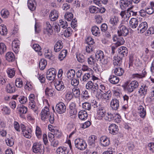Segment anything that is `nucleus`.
<instances>
[{
  "label": "nucleus",
  "instance_id": "nucleus-61",
  "mask_svg": "<svg viewBox=\"0 0 154 154\" xmlns=\"http://www.w3.org/2000/svg\"><path fill=\"white\" fill-rule=\"evenodd\" d=\"M132 0H121L120 1V3H123L125 7H127L131 5L132 3Z\"/></svg>",
  "mask_w": 154,
  "mask_h": 154
},
{
  "label": "nucleus",
  "instance_id": "nucleus-51",
  "mask_svg": "<svg viewBox=\"0 0 154 154\" xmlns=\"http://www.w3.org/2000/svg\"><path fill=\"white\" fill-rule=\"evenodd\" d=\"M15 84L16 86L18 88H21L23 86V82L21 79H17L15 81Z\"/></svg>",
  "mask_w": 154,
  "mask_h": 154
},
{
  "label": "nucleus",
  "instance_id": "nucleus-56",
  "mask_svg": "<svg viewBox=\"0 0 154 154\" xmlns=\"http://www.w3.org/2000/svg\"><path fill=\"white\" fill-rule=\"evenodd\" d=\"M67 23L66 21H64L63 20H60L59 25L61 26V28L64 29L67 28V27L68 26Z\"/></svg>",
  "mask_w": 154,
  "mask_h": 154
},
{
  "label": "nucleus",
  "instance_id": "nucleus-23",
  "mask_svg": "<svg viewBox=\"0 0 154 154\" xmlns=\"http://www.w3.org/2000/svg\"><path fill=\"white\" fill-rule=\"evenodd\" d=\"M109 80L112 84H116L118 83L119 81V78L114 75H111L110 76Z\"/></svg>",
  "mask_w": 154,
  "mask_h": 154
},
{
  "label": "nucleus",
  "instance_id": "nucleus-64",
  "mask_svg": "<svg viewBox=\"0 0 154 154\" xmlns=\"http://www.w3.org/2000/svg\"><path fill=\"white\" fill-rule=\"evenodd\" d=\"M86 41L88 45H93L94 43V39L91 37H88Z\"/></svg>",
  "mask_w": 154,
  "mask_h": 154
},
{
  "label": "nucleus",
  "instance_id": "nucleus-48",
  "mask_svg": "<svg viewBox=\"0 0 154 154\" xmlns=\"http://www.w3.org/2000/svg\"><path fill=\"white\" fill-rule=\"evenodd\" d=\"M72 32L71 28L69 27L64 31V35L66 37H68L71 35Z\"/></svg>",
  "mask_w": 154,
  "mask_h": 154
},
{
  "label": "nucleus",
  "instance_id": "nucleus-1",
  "mask_svg": "<svg viewBox=\"0 0 154 154\" xmlns=\"http://www.w3.org/2000/svg\"><path fill=\"white\" fill-rule=\"evenodd\" d=\"M96 59L103 64L105 65L109 62L108 58L105 56L104 52L101 50L97 51L95 54Z\"/></svg>",
  "mask_w": 154,
  "mask_h": 154
},
{
  "label": "nucleus",
  "instance_id": "nucleus-24",
  "mask_svg": "<svg viewBox=\"0 0 154 154\" xmlns=\"http://www.w3.org/2000/svg\"><path fill=\"white\" fill-rule=\"evenodd\" d=\"M148 87L146 84H143L141 86L138 91V93L141 96L145 95L147 93Z\"/></svg>",
  "mask_w": 154,
  "mask_h": 154
},
{
  "label": "nucleus",
  "instance_id": "nucleus-30",
  "mask_svg": "<svg viewBox=\"0 0 154 154\" xmlns=\"http://www.w3.org/2000/svg\"><path fill=\"white\" fill-rule=\"evenodd\" d=\"M17 109L20 114H25L27 111V108L22 104L19 105Z\"/></svg>",
  "mask_w": 154,
  "mask_h": 154
},
{
  "label": "nucleus",
  "instance_id": "nucleus-25",
  "mask_svg": "<svg viewBox=\"0 0 154 154\" xmlns=\"http://www.w3.org/2000/svg\"><path fill=\"white\" fill-rule=\"evenodd\" d=\"M63 47V43L62 41L59 40L55 44L54 48V51L58 52L60 51Z\"/></svg>",
  "mask_w": 154,
  "mask_h": 154
},
{
  "label": "nucleus",
  "instance_id": "nucleus-17",
  "mask_svg": "<svg viewBox=\"0 0 154 154\" xmlns=\"http://www.w3.org/2000/svg\"><path fill=\"white\" fill-rule=\"evenodd\" d=\"M27 6L30 10L34 11L36 8V2L35 0H28L27 2Z\"/></svg>",
  "mask_w": 154,
  "mask_h": 154
},
{
  "label": "nucleus",
  "instance_id": "nucleus-16",
  "mask_svg": "<svg viewBox=\"0 0 154 154\" xmlns=\"http://www.w3.org/2000/svg\"><path fill=\"white\" fill-rule=\"evenodd\" d=\"M58 17V11L56 10H54L52 11L49 15V17L51 21L56 20Z\"/></svg>",
  "mask_w": 154,
  "mask_h": 154
},
{
  "label": "nucleus",
  "instance_id": "nucleus-33",
  "mask_svg": "<svg viewBox=\"0 0 154 154\" xmlns=\"http://www.w3.org/2000/svg\"><path fill=\"white\" fill-rule=\"evenodd\" d=\"M69 113L72 116L76 114L77 111L75 108V104L74 103H72L69 106Z\"/></svg>",
  "mask_w": 154,
  "mask_h": 154
},
{
  "label": "nucleus",
  "instance_id": "nucleus-3",
  "mask_svg": "<svg viewBox=\"0 0 154 154\" xmlns=\"http://www.w3.org/2000/svg\"><path fill=\"white\" fill-rule=\"evenodd\" d=\"M75 146L81 150H84L87 147V144L85 141L81 138H77L74 141Z\"/></svg>",
  "mask_w": 154,
  "mask_h": 154
},
{
  "label": "nucleus",
  "instance_id": "nucleus-32",
  "mask_svg": "<svg viewBox=\"0 0 154 154\" xmlns=\"http://www.w3.org/2000/svg\"><path fill=\"white\" fill-rule=\"evenodd\" d=\"M5 56L6 60L9 62H13L15 60L14 55L12 52H8Z\"/></svg>",
  "mask_w": 154,
  "mask_h": 154
},
{
  "label": "nucleus",
  "instance_id": "nucleus-28",
  "mask_svg": "<svg viewBox=\"0 0 154 154\" xmlns=\"http://www.w3.org/2000/svg\"><path fill=\"white\" fill-rule=\"evenodd\" d=\"M138 21L136 18H132L129 21L130 26L133 29L136 28L138 25Z\"/></svg>",
  "mask_w": 154,
  "mask_h": 154
},
{
  "label": "nucleus",
  "instance_id": "nucleus-53",
  "mask_svg": "<svg viewBox=\"0 0 154 154\" xmlns=\"http://www.w3.org/2000/svg\"><path fill=\"white\" fill-rule=\"evenodd\" d=\"M146 72L145 71L142 72V75H140L138 73L133 74L132 75V77L134 78H142L145 77Z\"/></svg>",
  "mask_w": 154,
  "mask_h": 154
},
{
  "label": "nucleus",
  "instance_id": "nucleus-31",
  "mask_svg": "<svg viewBox=\"0 0 154 154\" xmlns=\"http://www.w3.org/2000/svg\"><path fill=\"white\" fill-rule=\"evenodd\" d=\"M30 101L29 107H31V109H33L34 112L37 114L38 113L37 111V107L35 106V103L34 100V99L29 100Z\"/></svg>",
  "mask_w": 154,
  "mask_h": 154
},
{
  "label": "nucleus",
  "instance_id": "nucleus-38",
  "mask_svg": "<svg viewBox=\"0 0 154 154\" xmlns=\"http://www.w3.org/2000/svg\"><path fill=\"white\" fill-rule=\"evenodd\" d=\"M75 72L73 69H71L68 70L67 72L66 75L68 78L71 79L73 78L75 75Z\"/></svg>",
  "mask_w": 154,
  "mask_h": 154
},
{
  "label": "nucleus",
  "instance_id": "nucleus-29",
  "mask_svg": "<svg viewBox=\"0 0 154 154\" xmlns=\"http://www.w3.org/2000/svg\"><path fill=\"white\" fill-rule=\"evenodd\" d=\"M56 152L57 154H68L69 151L65 147H60L57 149Z\"/></svg>",
  "mask_w": 154,
  "mask_h": 154
},
{
  "label": "nucleus",
  "instance_id": "nucleus-50",
  "mask_svg": "<svg viewBox=\"0 0 154 154\" xmlns=\"http://www.w3.org/2000/svg\"><path fill=\"white\" fill-rule=\"evenodd\" d=\"M5 141L7 145L10 146H12L14 144V139L12 137H9L5 140Z\"/></svg>",
  "mask_w": 154,
  "mask_h": 154
},
{
  "label": "nucleus",
  "instance_id": "nucleus-26",
  "mask_svg": "<svg viewBox=\"0 0 154 154\" xmlns=\"http://www.w3.org/2000/svg\"><path fill=\"white\" fill-rule=\"evenodd\" d=\"M119 55L115 56L114 57L113 63L114 65L120 66L122 62V58Z\"/></svg>",
  "mask_w": 154,
  "mask_h": 154
},
{
  "label": "nucleus",
  "instance_id": "nucleus-5",
  "mask_svg": "<svg viewBox=\"0 0 154 154\" xmlns=\"http://www.w3.org/2000/svg\"><path fill=\"white\" fill-rule=\"evenodd\" d=\"M119 22V18L116 16H112L109 18V23L113 29H116L118 26V24Z\"/></svg>",
  "mask_w": 154,
  "mask_h": 154
},
{
  "label": "nucleus",
  "instance_id": "nucleus-62",
  "mask_svg": "<svg viewBox=\"0 0 154 154\" xmlns=\"http://www.w3.org/2000/svg\"><path fill=\"white\" fill-rule=\"evenodd\" d=\"M2 113L8 115L11 112L10 109L7 106H4L2 109Z\"/></svg>",
  "mask_w": 154,
  "mask_h": 154
},
{
  "label": "nucleus",
  "instance_id": "nucleus-7",
  "mask_svg": "<svg viewBox=\"0 0 154 154\" xmlns=\"http://www.w3.org/2000/svg\"><path fill=\"white\" fill-rule=\"evenodd\" d=\"M66 106L63 102H60L57 104L55 107L56 112L60 114H62L65 112Z\"/></svg>",
  "mask_w": 154,
  "mask_h": 154
},
{
  "label": "nucleus",
  "instance_id": "nucleus-49",
  "mask_svg": "<svg viewBox=\"0 0 154 154\" xmlns=\"http://www.w3.org/2000/svg\"><path fill=\"white\" fill-rule=\"evenodd\" d=\"M35 134L38 139H40L42 137V131L40 128L38 126H36L35 130Z\"/></svg>",
  "mask_w": 154,
  "mask_h": 154
},
{
  "label": "nucleus",
  "instance_id": "nucleus-4",
  "mask_svg": "<svg viewBox=\"0 0 154 154\" xmlns=\"http://www.w3.org/2000/svg\"><path fill=\"white\" fill-rule=\"evenodd\" d=\"M119 29L118 34L119 36H126L128 34L129 30L126 26L124 25L122 23L118 26Z\"/></svg>",
  "mask_w": 154,
  "mask_h": 154
},
{
  "label": "nucleus",
  "instance_id": "nucleus-52",
  "mask_svg": "<svg viewBox=\"0 0 154 154\" xmlns=\"http://www.w3.org/2000/svg\"><path fill=\"white\" fill-rule=\"evenodd\" d=\"M45 94L47 96L52 97L53 96L54 91L48 88H46L45 90Z\"/></svg>",
  "mask_w": 154,
  "mask_h": 154
},
{
  "label": "nucleus",
  "instance_id": "nucleus-12",
  "mask_svg": "<svg viewBox=\"0 0 154 154\" xmlns=\"http://www.w3.org/2000/svg\"><path fill=\"white\" fill-rule=\"evenodd\" d=\"M110 105L112 109L117 110L119 107V102L116 99H113L110 102Z\"/></svg>",
  "mask_w": 154,
  "mask_h": 154
},
{
  "label": "nucleus",
  "instance_id": "nucleus-57",
  "mask_svg": "<svg viewBox=\"0 0 154 154\" xmlns=\"http://www.w3.org/2000/svg\"><path fill=\"white\" fill-rule=\"evenodd\" d=\"M76 57L79 62L82 63L84 62V56L82 54H77Z\"/></svg>",
  "mask_w": 154,
  "mask_h": 154
},
{
  "label": "nucleus",
  "instance_id": "nucleus-46",
  "mask_svg": "<svg viewBox=\"0 0 154 154\" xmlns=\"http://www.w3.org/2000/svg\"><path fill=\"white\" fill-rule=\"evenodd\" d=\"M7 33V29L6 26L4 25H2L0 26V33L2 35H5Z\"/></svg>",
  "mask_w": 154,
  "mask_h": 154
},
{
  "label": "nucleus",
  "instance_id": "nucleus-54",
  "mask_svg": "<svg viewBox=\"0 0 154 154\" xmlns=\"http://www.w3.org/2000/svg\"><path fill=\"white\" fill-rule=\"evenodd\" d=\"M93 86L90 88V89L89 90H91V93L92 94H95L96 93V91L98 90V85L97 83H94V85H92Z\"/></svg>",
  "mask_w": 154,
  "mask_h": 154
},
{
  "label": "nucleus",
  "instance_id": "nucleus-19",
  "mask_svg": "<svg viewBox=\"0 0 154 154\" xmlns=\"http://www.w3.org/2000/svg\"><path fill=\"white\" fill-rule=\"evenodd\" d=\"M55 88L58 91L63 90L65 88L63 82L61 81H57L54 84Z\"/></svg>",
  "mask_w": 154,
  "mask_h": 154
},
{
  "label": "nucleus",
  "instance_id": "nucleus-60",
  "mask_svg": "<svg viewBox=\"0 0 154 154\" xmlns=\"http://www.w3.org/2000/svg\"><path fill=\"white\" fill-rule=\"evenodd\" d=\"M6 47L5 45L2 43H0V54H3L6 51Z\"/></svg>",
  "mask_w": 154,
  "mask_h": 154
},
{
  "label": "nucleus",
  "instance_id": "nucleus-40",
  "mask_svg": "<svg viewBox=\"0 0 154 154\" xmlns=\"http://www.w3.org/2000/svg\"><path fill=\"white\" fill-rule=\"evenodd\" d=\"M67 52L66 50H63L61 51L58 56V59L60 61L62 60L66 57Z\"/></svg>",
  "mask_w": 154,
  "mask_h": 154
},
{
  "label": "nucleus",
  "instance_id": "nucleus-34",
  "mask_svg": "<svg viewBox=\"0 0 154 154\" xmlns=\"http://www.w3.org/2000/svg\"><path fill=\"white\" fill-rule=\"evenodd\" d=\"M6 92L8 93H12L15 91V88L14 85L10 84L7 85L6 87Z\"/></svg>",
  "mask_w": 154,
  "mask_h": 154
},
{
  "label": "nucleus",
  "instance_id": "nucleus-21",
  "mask_svg": "<svg viewBox=\"0 0 154 154\" xmlns=\"http://www.w3.org/2000/svg\"><path fill=\"white\" fill-rule=\"evenodd\" d=\"M106 111L103 107H101L100 109L97 110V115L99 119H101L105 116Z\"/></svg>",
  "mask_w": 154,
  "mask_h": 154
},
{
  "label": "nucleus",
  "instance_id": "nucleus-18",
  "mask_svg": "<svg viewBox=\"0 0 154 154\" xmlns=\"http://www.w3.org/2000/svg\"><path fill=\"white\" fill-rule=\"evenodd\" d=\"M138 113L139 116L142 118H144L146 115V109L144 107L141 105L139 106L138 108Z\"/></svg>",
  "mask_w": 154,
  "mask_h": 154
},
{
  "label": "nucleus",
  "instance_id": "nucleus-58",
  "mask_svg": "<svg viewBox=\"0 0 154 154\" xmlns=\"http://www.w3.org/2000/svg\"><path fill=\"white\" fill-rule=\"evenodd\" d=\"M64 17L67 21H70L73 18V15L71 13H67L65 14Z\"/></svg>",
  "mask_w": 154,
  "mask_h": 154
},
{
  "label": "nucleus",
  "instance_id": "nucleus-14",
  "mask_svg": "<svg viewBox=\"0 0 154 154\" xmlns=\"http://www.w3.org/2000/svg\"><path fill=\"white\" fill-rule=\"evenodd\" d=\"M100 143L103 146H106L110 143L109 139L106 136H103L100 138Z\"/></svg>",
  "mask_w": 154,
  "mask_h": 154
},
{
  "label": "nucleus",
  "instance_id": "nucleus-39",
  "mask_svg": "<svg viewBox=\"0 0 154 154\" xmlns=\"http://www.w3.org/2000/svg\"><path fill=\"white\" fill-rule=\"evenodd\" d=\"M32 131L29 128L26 131H23V134L26 138L29 139L31 137Z\"/></svg>",
  "mask_w": 154,
  "mask_h": 154
},
{
  "label": "nucleus",
  "instance_id": "nucleus-20",
  "mask_svg": "<svg viewBox=\"0 0 154 154\" xmlns=\"http://www.w3.org/2000/svg\"><path fill=\"white\" fill-rule=\"evenodd\" d=\"M88 116L87 113L85 110H81L78 113V117L82 120H85L87 119Z\"/></svg>",
  "mask_w": 154,
  "mask_h": 154
},
{
  "label": "nucleus",
  "instance_id": "nucleus-36",
  "mask_svg": "<svg viewBox=\"0 0 154 154\" xmlns=\"http://www.w3.org/2000/svg\"><path fill=\"white\" fill-rule=\"evenodd\" d=\"M19 41L14 40L12 43V47L14 52H16L17 50L19 48Z\"/></svg>",
  "mask_w": 154,
  "mask_h": 154
},
{
  "label": "nucleus",
  "instance_id": "nucleus-41",
  "mask_svg": "<svg viewBox=\"0 0 154 154\" xmlns=\"http://www.w3.org/2000/svg\"><path fill=\"white\" fill-rule=\"evenodd\" d=\"M115 115V114H112L110 112H108L106 114L104 119L109 121H111L114 119Z\"/></svg>",
  "mask_w": 154,
  "mask_h": 154
},
{
  "label": "nucleus",
  "instance_id": "nucleus-63",
  "mask_svg": "<svg viewBox=\"0 0 154 154\" xmlns=\"http://www.w3.org/2000/svg\"><path fill=\"white\" fill-rule=\"evenodd\" d=\"M82 108L86 110H90L91 109V106L90 104L88 103H85L82 104Z\"/></svg>",
  "mask_w": 154,
  "mask_h": 154
},
{
  "label": "nucleus",
  "instance_id": "nucleus-37",
  "mask_svg": "<svg viewBox=\"0 0 154 154\" xmlns=\"http://www.w3.org/2000/svg\"><path fill=\"white\" fill-rule=\"evenodd\" d=\"M47 64V61L44 59H42L39 63V67L41 70L44 69Z\"/></svg>",
  "mask_w": 154,
  "mask_h": 154
},
{
  "label": "nucleus",
  "instance_id": "nucleus-2",
  "mask_svg": "<svg viewBox=\"0 0 154 154\" xmlns=\"http://www.w3.org/2000/svg\"><path fill=\"white\" fill-rule=\"evenodd\" d=\"M126 88L128 92H132L138 86V82L136 81H132L131 83L127 82L126 83Z\"/></svg>",
  "mask_w": 154,
  "mask_h": 154
},
{
  "label": "nucleus",
  "instance_id": "nucleus-42",
  "mask_svg": "<svg viewBox=\"0 0 154 154\" xmlns=\"http://www.w3.org/2000/svg\"><path fill=\"white\" fill-rule=\"evenodd\" d=\"M7 72L9 77L13 78L15 75V71L14 68H8L7 70Z\"/></svg>",
  "mask_w": 154,
  "mask_h": 154
},
{
  "label": "nucleus",
  "instance_id": "nucleus-9",
  "mask_svg": "<svg viewBox=\"0 0 154 154\" xmlns=\"http://www.w3.org/2000/svg\"><path fill=\"white\" fill-rule=\"evenodd\" d=\"M50 114L49 110L48 107L45 106L42 110L41 113V119L45 121V119L48 118Z\"/></svg>",
  "mask_w": 154,
  "mask_h": 154
},
{
  "label": "nucleus",
  "instance_id": "nucleus-35",
  "mask_svg": "<svg viewBox=\"0 0 154 154\" xmlns=\"http://www.w3.org/2000/svg\"><path fill=\"white\" fill-rule=\"evenodd\" d=\"M46 31L47 32V34H52L53 32V30L51 25L49 22H46Z\"/></svg>",
  "mask_w": 154,
  "mask_h": 154
},
{
  "label": "nucleus",
  "instance_id": "nucleus-8",
  "mask_svg": "<svg viewBox=\"0 0 154 154\" xmlns=\"http://www.w3.org/2000/svg\"><path fill=\"white\" fill-rule=\"evenodd\" d=\"M121 36H116L113 37V40L114 42H116L115 43L116 47L123 45L125 43V40Z\"/></svg>",
  "mask_w": 154,
  "mask_h": 154
},
{
  "label": "nucleus",
  "instance_id": "nucleus-15",
  "mask_svg": "<svg viewBox=\"0 0 154 154\" xmlns=\"http://www.w3.org/2000/svg\"><path fill=\"white\" fill-rule=\"evenodd\" d=\"M119 54L121 57L126 56L128 53L127 49L124 47H121L118 49Z\"/></svg>",
  "mask_w": 154,
  "mask_h": 154
},
{
  "label": "nucleus",
  "instance_id": "nucleus-11",
  "mask_svg": "<svg viewBox=\"0 0 154 154\" xmlns=\"http://www.w3.org/2000/svg\"><path fill=\"white\" fill-rule=\"evenodd\" d=\"M148 28V24L146 22L141 23L139 26L137 30L139 32L142 33L144 32Z\"/></svg>",
  "mask_w": 154,
  "mask_h": 154
},
{
  "label": "nucleus",
  "instance_id": "nucleus-43",
  "mask_svg": "<svg viewBox=\"0 0 154 154\" xmlns=\"http://www.w3.org/2000/svg\"><path fill=\"white\" fill-rule=\"evenodd\" d=\"M114 73L115 74L118 76H121L124 73L123 69L121 68H116L115 69Z\"/></svg>",
  "mask_w": 154,
  "mask_h": 154
},
{
  "label": "nucleus",
  "instance_id": "nucleus-22",
  "mask_svg": "<svg viewBox=\"0 0 154 154\" xmlns=\"http://www.w3.org/2000/svg\"><path fill=\"white\" fill-rule=\"evenodd\" d=\"M97 138V137L94 135H92L89 137L88 143L91 148L94 147L95 146V141Z\"/></svg>",
  "mask_w": 154,
  "mask_h": 154
},
{
  "label": "nucleus",
  "instance_id": "nucleus-13",
  "mask_svg": "<svg viewBox=\"0 0 154 154\" xmlns=\"http://www.w3.org/2000/svg\"><path fill=\"white\" fill-rule=\"evenodd\" d=\"M109 133L113 135L117 134L118 132V127L115 124L111 125L109 127Z\"/></svg>",
  "mask_w": 154,
  "mask_h": 154
},
{
  "label": "nucleus",
  "instance_id": "nucleus-27",
  "mask_svg": "<svg viewBox=\"0 0 154 154\" xmlns=\"http://www.w3.org/2000/svg\"><path fill=\"white\" fill-rule=\"evenodd\" d=\"M91 30L92 34L95 36H98L100 34L99 28L96 26H93Z\"/></svg>",
  "mask_w": 154,
  "mask_h": 154
},
{
  "label": "nucleus",
  "instance_id": "nucleus-6",
  "mask_svg": "<svg viewBox=\"0 0 154 154\" xmlns=\"http://www.w3.org/2000/svg\"><path fill=\"white\" fill-rule=\"evenodd\" d=\"M57 74V72L53 68L49 69L47 72L46 78L50 80H54Z\"/></svg>",
  "mask_w": 154,
  "mask_h": 154
},
{
  "label": "nucleus",
  "instance_id": "nucleus-45",
  "mask_svg": "<svg viewBox=\"0 0 154 154\" xmlns=\"http://www.w3.org/2000/svg\"><path fill=\"white\" fill-rule=\"evenodd\" d=\"M99 8L94 6H91L89 8L90 12L92 14H97L99 13Z\"/></svg>",
  "mask_w": 154,
  "mask_h": 154
},
{
  "label": "nucleus",
  "instance_id": "nucleus-44",
  "mask_svg": "<svg viewBox=\"0 0 154 154\" xmlns=\"http://www.w3.org/2000/svg\"><path fill=\"white\" fill-rule=\"evenodd\" d=\"M104 93L103 94L101 99H104L108 100L111 96V91H105Z\"/></svg>",
  "mask_w": 154,
  "mask_h": 154
},
{
  "label": "nucleus",
  "instance_id": "nucleus-59",
  "mask_svg": "<svg viewBox=\"0 0 154 154\" xmlns=\"http://www.w3.org/2000/svg\"><path fill=\"white\" fill-rule=\"evenodd\" d=\"M73 95L76 97H79L80 95V92L79 89L77 88H73L72 89Z\"/></svg>",
  "mask_w": 154,
  "mask_h": 154
},
{
  "label": "nucleus",
  "instance_id": "nucleus-10",
  "mask_svg": "<svg viewBox=\"0 0 154 154\" xmlns=\"http://www.w3.org/2000/svg\"><path fill=\"white\" fill-rule=\"evenodd\" d=\"M42 145L39 143H34L32 147L33 152L35 153L41 152L42 151Z\"/></svg>",
  "mask_w": 154,
  "mask_h": 154
},
{
  "label": "nucleus",
  "instance_id": "nucleus-55",
  "mask_svg": "<svg viewBox=\"0 0 154 154\" xmlns=\"http://www.w3.org/2000/svg\"><path fill=\"white\" fill-rule=\"evenodd\" d=\"M1 14L2 17L5 18L8 17L9 14L8 11L6 9L2 10L1 12Z\"/></svg>",
  "mask_w": 154,
  "mask_h": 154
},
{
  "label": "nucleus",
  "instance_id": "nucleus-47",
  "mask_svg": "<svg viewBox=\"0 0 154 154\" xmlns=\"http://www.w3.org/2000/svg\"><path fill=\"white\" fill-rule=\"evenodd\" d=\"M93 73H86L83 76L82 78V81L83 82H86L87 80L91 78L92 76Z\"/></svg>",
  "mask_w": 154,
  "mask_h": 154
}]
</instances>
